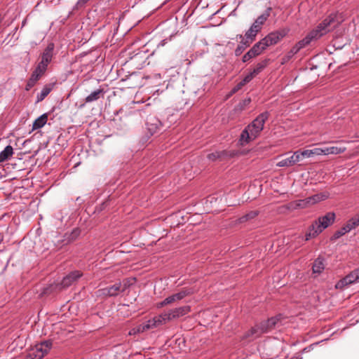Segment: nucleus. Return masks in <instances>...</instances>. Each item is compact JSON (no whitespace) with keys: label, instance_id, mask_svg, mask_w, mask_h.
Returning a JSON list of instances; mask_svg holds the SVG:
<instances>
[{"label":"nucleus","instance_id":"31","mask_svg":"<svg viewBox=\"0 0 359 359\" xmlns=\"http://www.w3.org/2000/svg\"><path fill=\"white\" fill-rule=\"evenodd\" d=\"M252 331L253 327H252L250 330L244 334V335L242 337V339H248V341H251L259 337V334H257V332H256L257 333H252Z\"/></svg>","mask_w":359,"mask_h":359},{"label":"nucleus","instance_id":"27","mask_svg":"<svg viewBox=\"0 0 359 359\" xmlns=\"http://www.w3.org/2000/svg\"><path fill=\"white\" fill-rule=\"evenodd\" d=\"M258 215V212L256 210L250 211L246 215H243V217H241L238 221V223H243L247 221L251 220L256 217Z\"/></svg>","mask_w":359,"mask_h":359},{"label":"nucleus","instance_id":"35","mask_svg":"<svg viewBox=\"0 0 359 359\" xmlns=\"http://www.w3.org/2000/svg\"><path fill=\"white\" fill-rule=\"evenodd\" d=\"M43 75L40 73H39L38 72H36V70H34L30 78L29 79V80L36 83L38 80H39V79Z\"/></svg>","mask_w":359,"mask_h":359},{"label":"nucleus","instance_id":"10","mask_svg":"<svg viewBox=\"0 0 359 359\" xmlns=\"http://www.w3.org/2000/svg\"><path fill=\"white\" fill-rule=\"evenodd\" d=\"M121 292V282H117L114 285L106 287L97 290L98 296L104 297H115Z\"/></svg>","mask_w":359,"mask_h":359},{"label":"nucleus","instance_id":"34","mask_svg":"<svg viewBox=\"0 0 359 359\" xmlns=\"http://www.w3.org/2000/svg\"><path fill=\"white\" fill-rule=\"evenodd\" d=\"M244 43H245V41H241V44H239L238 46V47L236 48V50H235V55L236 56L240 55L244 51V50L247 47L249 46H246L245 44H244Z\"/></svg>","mask_w":359,"mask_h":359},{"label":"nucleus","instance_id":"17","mask_svg":"<svg viewBox=\"0 0 359 359\" xmlns=\"http://www.w3.org/2000/svg\"><path fill=\"white\" fill-rule=\"evenodd\" d=\"M259 32L251 25L250 29L245 34V43L246 46H250L256 38L257 34Z\"/></svg>","mask_w":359,"mask_h":359},{"label":"nucleus","instance_id":"37","mask_svg":"<svg viewBox=\"0 0 359 359\" xmlns=\"http://www.w3.org/2000/svg\"><path fill=\"white\" fill-rule=\"evenodd\" d=\"M255 76L257 75L252 71L248 75H246L242 81L245 84H246L249 83Z\"/></svg>","mask_w":359,"mask_h":359},{"label":"nucleus","instance_id":"4","mask_svg":"<svg viewBox=\"0 0 359 359\" xmlns=\"http://www.w3.org/2000/svg\"><path fill=\"white\" fill-rule=\"evenodd\" d=\"M52 347L51 341H44L33 347L29 353L30 359H42L46 356Z\"/></svg>","mask_w":359,"mask_h":359},{"label":"nucleus","instance_id":"8","mask_svg":"<svg viewBox=\"0 0 359 359\" xmlns=\"http://www.w3.org/2000/svg\"><path fill=\"white\" fill-rule=\"evenodd\" d=\"M335 219V214L334 212H327L325 215L318 218L317 221H315L313 224H317L316 228L320 230L322 232L325 229L331 225Z\"/></svg>","mask_w":359,"mask_h":359},{"label":"nucleus","instance_id":"38","mask_svg":"<svg viewBox=\"0 0 359 359\" xmlns=\"http://www.w3.org/2000/svg\"><path fill=\"white\" fill-rule=\"evenodd\" d=\"M255 76L257 75L252 71L248 75H246L242 81L245 84H246L249 83Z\"/></svg>","mask_w":359,"mask_h":359},{"label":"nucleus","instance_id":"19","mask_svg":"<svg viewBox=\"0 0 359 359\" xmlns=\"http://www.w3.org/2000/svg\"><path fill=\"white\" fill-rule=\"evenodd\" d=\"M13 154V149L11 145L6 146L4 149L0 152V163L8 161Z\"/></svg>","mask_w":359,"mask_h":359},{"label":"nucleus","instance_id":"45","mask_svg":"<svg viewBox=\"0 0 359 359\" xmlns=\"http://www.w3.org/2000/svg\"><path fill=\"white\" fill-rule=\"evenodd\" d=\"M313 346H314V345L313 344V345H311V346H310L309 347H306V348H304L302 351L303 352H308V351H309Z\"/></svg>","mask_w":359,"mask_h":359},{"label":"nucleus","instance_id":"6","mask_svg":"<svg viewBox=\"0 0 359 359\" xmlns=\"http://www.w3.org/2000/svg\"><path fill=\"white\" fill-rule=\"evenodd\" d=\"M53 45L49 44L43 51L41 55V60L37 65L36 69V72L43 75L47 69L48 65L50 62L53 57Z\"/></svg>","mask_w":359,"mask_h":359},{"label":"nucleus","instance_id":"16","mask_svg":"<svg viewBox=\"0 0 359 359\" xmlns=\"http://www.w3.org/2000/svg\"><path fill=\"white\" fill-rule=\"evenodd\" d=\"M190 311L189 306H181L168 311V318L171 320L187 314Z\"/></svg>","mask_w":359,"mask_h":359},{"label":"nucleus","instance_id":"23","mask_svg":"<svg viewBox=\"0 0 359 359\" xmlns=\"http://www.w3.org/2000/svg\"><path fill=\"white\" fill-rule=\"evenodd\" d=\"M52 90V88L49 85L45 86L41 91L38 93L36 97V102H41L45 99V97L50 93Z\"/></svg>","mask_w":359,"mask_h":359},{"label":"nucleus","instance_id":"47","mask_svg":"<svg viewBox=\"0 0 359 359\" xmlns=\"http://www.w3.org/2000/svg\"><path fill=\"white\" fill-rule=\"evenodd\" d=\"M356 275L358 276V280H359V268L355 270Z\"/></svg>","mask_w":359,"mask_h":359},{"label":"nucleus","instance_id":"22","mask_svg":"<svg viewBox=\"0 0 359 359\" xmlns=\"http://www.w3.org/2000/svg\"><path fill=\"white\" fill-rule=\"evenodd\" d=\"M317 224H312L309 229V232L305 236V241H309L311 238L316 237L320 233V230L316 228Z\"/></svg>","mask_w":359,"mask_h":359},{"label":"nucleus","instance_id":"9","mask_svg":"<svg viewBox=\"0 0 359 359\" xmlns=\"http://www.w3.org/2000/svg\"><path fill=\"white\" fill-rule=\"evenodd\" d=\"M329 196L327 193H320L309 197L304 200L299 201L297 205L301 208H305L307 205H313L318 202L327 199Z\"/></svg>","mask_w":359,"mask_h":359},{"label":"nucleus","instance_id":"46","mask_svg":"<svg viewBox=\"0 0 359 359\" xmlns=\"http://www.w3.org/2000/svg\"><path fill=\"white\" fill-rule=\"evenodd\" d=\"M89 0H79L78 1V4H86V2H88Z\"/></svg>","mask_w":359,"mask_h":359},{"label":"nucleus","instance_id":"32","mask_svg":"<svg viewBox=\"0 0 359 359\" xmlns=\"http://www.w3.org/2000/svg\"><path fill=\"white\" fill-rule=\"evenodd\" d=\"M347 225L350 227V230H352L359 226V215L351 218L347 222Z\"/></svg>","mask_w":359,"mask_h":359},{"label":"nucleus","instance_id":"1","mask_svg":"<svg viewBox=\"0 0 359 359\" xmlns=\"http://www.w3.org/2000/svg\"><path fill=\"white\" fill-rule=\"evenodd\" d=\"M335 14H330L319 23L314 29L311 30L306 36L298 41L289 52V56L291 57L297 54L301 49L309 45L311 42L316 41L325 36L334 28H336L339 22L336 19Z\"/></svg>","mask_w":359,"mask_h":359},{"label":"nucleus","instance_id":"29","mask_svg":"<svg viewBox=\"0 0 359 359\" xmlns=\"http://www.w3.org/2000/svg\"><path fill=\"white\" fill-rule=\"evenodd\" d=\"M350 231V227H348L347 224H346L342 228L334 233L333 235V239H337Z\"/></svg>","mask_w":359,"mask_h":359},{"label":"nucleus","instance_id":"7","mask_svg":"<svg viewBox=\"0 0 359 359\" xmlns=\"http://www.w3.org/2000/svg\"><path fill=\"white\" fill-rule=\"evenodd\" d=\"M266 49L262 40L256 43L243 57V62H246L250 60L259 55Z\"/></svg>","mask_w":359,"mask_h":359},{"label":"nucleus","instance_id":"43","mask_svg":"<svg viewBox=\"0 0 359 359\" xmlns=\"http://www.w3.org/2000/svg\"><path fill=\"white\" fill-rule=\"evenodd\" d=\"M36 84L35 82L31 81V80H28L27 83V85H26V87H25V90H29L34 85Z\"/></svg>","mask_w":359,"mask_h":359},{"label":"nucleus","instance_id":"13","mask_svg":"<svg viewBox=\"0 0 359 359\" xmlns=\"http://www.w3.org/2000/svg\"><path fill=\"white\" fill-rule=\"evenodd\" d=\"M358 281H359L358 276V275H356V273L354 270V271H351L349 274H348L346 276H345L344 278L340 280L336 284V287L342 289L345 286H347L350 284L354 283Z\"/></svg>","mask_w":359,"mask_h":359},{"label":"nucleus","instance_id":"11","mask_svg":"<svg viewBox=\"0 0 359 359\" xmlns=\"http://www.w3.org/2000/svg\"><path fill=\"white\" fill-rule=\"evenodd\" d=\"M193 292L190 289H182L180 292L165 298L160 305L161 306L180 301L185 297L191 294Z\"/></svg>","mask_w":359,"mask_h":359},{"label":"nucleus","instance_id":"39","mask_svg":"<svg viewBox=\"0 0 359 359\" xmlns=\"http://www.w3.org/2000/svg\"><path fill=\"white\" fill-rule=\"evenodd\" d=\"M301 154H302L301 151L298 150V151L294 152V154H292L296 163H298L299 161H300L301 160H302L303 158H304L302 156H301Z\"/></svg>","mask_w":359,"mask_h":359},{"label":"nucleus","instance_id":"2","mask_svg":"<svg viewBox=\"0 0 359 359\" xmlns=\"http://www.w3.org/2000/svg\"><path fill=\"white\" fill-rule=\"evenodd\" d=\"M267 111L260 114L250 124H249L242 132L240 142L242 145L249 143L256 139L262 130L266 121L269 118Z\"/></svg>","mask_w":359,"mask_h":359},{"label":"nucleus","instance_id":"26","mask_svg":"<svg viewBox=\"0 0 359 359\" xmlns=\"http://www.w3.org/2000/svg\"><path fill=\"white\" fill-rule=\"evenodd\" d=\"M346 151L345 147H325V155L328 154H339L344 152Z\"/></svg>","mask_w":359,"mask_h":359},{"label":"nucleus","instance_id":"41","mask_svg":"<svg viewBox=\"0 0 359 359\" xmlns=\"http://www.w3.org/2000/svg\"><path fill=\"white\" fill-rule=\"evenodd\" d=\"M301 156H302L304 158H310L313 156L311 149L301 151Z\"/></svg>","mask_w":359,"mask_h":359},{"label":"nucleus","instance_id":"25","mask_svg":"<svg viewBox=\"0 0 359 359\" xmlns=\"http://www.w3.org/2000/svg\"><path fill=\"white\" fill-rule=\"evenodd\" d=\"M168 317V313H165L154 318V323L158 327L161 325L166 323L167 321L171 320Z\"/></svg>","mask_w":359,"mask_h":359},{"label":"nucleus","instance_id":"5","mask_svg":"<svg viewBox=\"0 0 359 359\" xmlns=\"http://www.w3.org/2000/svg\"><path fill=\"white\" fill-rule=\"evenodd\" d=\"M288 32L289 29L284 28L271 32L263 38L262 41L264 43V45L267 48L278 43L287 34Z\"/></svg>","mask_w":359,"mask_h":359},{"label":"nucleus","instance_id":"15","mask_svg":"<svg viewBox=\"0 0 359 359\" xmlns=\"http://www.w3.org/2000/svg\"><path fill=\"white\" fill-rule=\"evenodd\" d=\"M146 125L149 133L153 135L159 130L161 126V123L156 117L149 116L147 119Z\"/></svg>","mask_w":359,"mask_h":359},{"label":"nucleus","instance_id":"44","mask_svg":"<svg viewBox=\"0 0 359 359\" xmlns=\"http://www.w3.org/2000/svg\"><path fill=\"white\" fill-rule=\"evenodd\" d=\"M236 37H237V39H241V41H244L245 40V36H243V35H241V34H238V35H237V36H236Z\"/></svg>","mask_w":359,"mask_h":359},{"label":"nucleus","instance_id":"30","mask_svg":"<svg viewBox=\"0 0 359 359\" xmlns=\"http://www.w3.org/2000/svg\"><path fill=\"white\" fill-rule=\"evenodd\" d=\"M268 60H265L257 64L252 72L257 75L259 74L267 65Z\"/></svg>","mask_w":359,"mask_h":359},{"label":"nucleus","instance_id":"20","mask_svg":"<svg viewBox=\"0 0 359 359\" xmlns=\"http://www.w3.org/2000/svg\"><path fill=\"white\" fill-rule=\"evenodd\" d=\"M325 269L324 259L321 257H318L313 264V272L314 273H320Z\"/></svg>","mask_w":359,"mask_h":359},{"label":"nucleus","instance_id":"28","mask_svg":"<svg viewBox=\"0 0 359 359\" xmlns=\"http://www.w3.org/2000/svg\"><path fill=\"white\" fill-rule=\"evenodd\" d=\"M154 327H156V324L154 323V320L153 318V319L148 320L146 324L139 326V327L137 328V332H143L146 330H148L149 329H152Z\"/></svg>","mask_w":359,"mask_h":359},{"label":"nucleus","instance_id":"21","mask_svg":"<svg viewBox=\"0 0 359 359\" xmlns=\"http://www.w3.org/2000/svg\"><path fill=\"white\" fill-rule=\"evenodd\" d=\"M47 120V114H42L34 121V122L33 123L32 129L37 130L42 128L46 123Z\"/></svg>","mask_w":359,"mask_h":359},{"label":"nucleus","instance_id":"14","mask_svg":"<svg viewBox=\"0 0 359 359\" xmlns=\"http://www.w3.org/2000/svg\"><path fill=\"white\" fill-rule=\"evenodd\" d=\"M271 8L269 7L264 13L259 15L252 25V26L259 32L262 29V25L265 23L271 15Z\"/></svg>","mask_w":359,"mask_h":359},{"label":"nucleus","instance_id":"36","mask_svg":"<svg viewBox=\"0 0 359 359\" xmlns=\"http://www.w3.org/2000/svg\"><path fill=\"white\" fill-rule=\"evenodd\" d=\"M312 151V155H325V148H314L311 149Z\"/></svg>","mask_w":359,"mask_h":359},{"label":"nucleus","instance_id":"48","mask_svg":"<svg viewBox=\"0 0 359 359\" xmlns=\"http://www.w3.org/2000/svg\"><path fill=\"white\" fill-rule=\"evenodd\" d=\"M358 215H359V213H358Z\"/></svg>","mask_w":359,"mask_h":359},{"label":"nucleus","instance_id":"40","mask_svg":"<svg viewBox=\"0 0 359 359\" xmlns=\"http://www.w3.org/2000/svg\"><path fill=\"white\" fill-rule=\"evenodd\" d=\"M245 84L243 81H240L231 90L232 93H235L239 90H241Z\"/></svg>","mask_w":359,"mask_h":359},{"label":"nucleus","instance_id":"3","mask_svg":"<svg viewBox=\"0 0 359 359\" xmlns=\"http://www.w3.org/2000/svg\"><path fill=\"white\" fill-rule=\"evenodd\" d=\"M283 319L281 314H279L275 317L268 319L266 321H262L259 324L256 325L253 327L252 333H257L259 334V337L264 334L271 331L272 329L280 324V320Z\"/></svg>","mask_w":359,"mask_h":359},{"label":"nucleus","instance_id":"18","mask_svg":"<svg viewBox=\"0 0 359 359\" xmlns=\"http://www.w3.org/2000/svg\"><path fill=\"white\" fill-rule=\"evenodd\" d=\"M104 96V90L102 89H97L85 98L86 103H90L99 100L101 97Z\"/></svg>","mask_w":359,"mask_h":359},{"label":"nucleus","instance_id":"33","mask_svg":"<svg viewBox=\"0 0 359 359\" xmlns=\"http://www.w3.org/2000/svg\"><path fill=\"white\" fill-rule=\"evenodd\" d=\"M133 284L131 280L124 279L121 282V292H125Z\"/></svg>","mask_w":359,"mask_h":359},{"label":"nucleus","instance_id":"24","mask_svg":"<svg viewBox=\"0 0 359 359\" xmlns=\"http://www.w3.org/2000/svg\"><path fill=\"white\" fill-rule=\"evenodd\" d=\"M296 164L293 156H290V157H287L285 158L282 159L278 161L277 165L278 167H290Z\"/></svg>","mask_w":359,"mask_h":359},{"label":"nucleus","instance_id":"42","mask_svg":"<svg viewBox=\"0 0 359 359\" xmlns=\"http://www.w3.org/2000/svg\"><path fill=\"white\" fill-rule=\"evenodd\" d=\"M219 157V153L215 152V153H211L208 155V159L211 161H215L217 158Z\"/></svg>","mask_w":359,"mask_h":359},{"label":"nucleus","instance_id":"12","mask_svg":"<svg viewBox=\"0 0 359 359\" xmlns=\"http://www.w3.org/2000/svg\"><path fill=\"white\" fill-rule=\"evenodd\" d=\"M82 273L79 271H74L69 273L67 276L63 278L60 284V288H65L70 286L74 282L77 280Z\"/></svg>","mask_w":359,"mask_h":359}]
</instances>
